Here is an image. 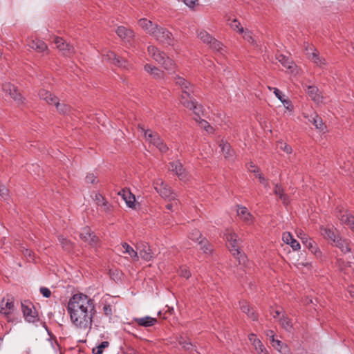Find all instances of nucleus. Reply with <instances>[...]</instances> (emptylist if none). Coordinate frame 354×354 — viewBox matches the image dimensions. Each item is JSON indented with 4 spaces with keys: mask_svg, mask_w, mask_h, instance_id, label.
I'll use <instances>...</instances> for the list:
<instances>
[{
    "mask_svg": "<svg viewBox=\"0 0 354 354\" xmlns=\"http://www.w3.org/2000/svg\"><path fill=\"white\" fill-rule=\"evenodd\" d=\"M67 311L76 328L83 330L91 328L93 317L96 313L93 299L82 293L75 294L69 299Z\"/></svg>",
    "mask_w": 354,
    "mask_h": 354,
    "instance_id": "1",
    "label": "nucleus"
},
{
    "mask_svg": "<svg viewBox=\"0 0 354 354\" xmlns=\"http://www.w3.org/2000/svg\"><path fill=\"white\" fill-rule=\"evenodd\" d=\"M147 51L149 56H151L158 64H161L165 70L168 71H174L176 64L164 52L160 51L154 46H148Z\"/></svg>",
    "mask_w": 354,
    "mask_h": 354,
    "instance_id": "2",
    "label": "nucleus"
},
{
    "mask_svg": "<svg viewBox=\"0 0 354 354\" xmlns=\"http://www.w3.org/2000/svg\"><path fill=\"white\" fill-rule=\"evenodd\" d=\"M225 239L228 243V248L232 255L237 259L239 264H243L245 262L246 257L241 252L239 248V243L241 240L238 238L234 232H227L225 234Z\"/></svg>",
    "mask_w": 354,
    "mask_h": 354,
    "instance_id": "3",
    "label": "nucleus"
},
{
    "mask_svg": "<svg viewBox=\"0 0 354 354\" xmlns=\"http://www.w3.org/2000/svg\"><path fill=\"white\" fill-rule=\"evenodd\" d=\"M198 38L205 44L209 45V48L218 52L221 51L223 49V44L221 42L216 39L207 31L202 30L197 32Z\"/></svg>",
    "mask_w": 354,
    "mask_h": 354,
    "instance_id": "4",
    "label": "nucleus"
},
{
    "mask_svg": "<svg viewBox=\"0 0 354 354\" xmlns=\"http://www.w3.org/2000/svg\"><path fill=\"white\" fill-rule=\"evenodd\" d=\"M152 35L162 44L174 45L172 34L165 28L158 26Z\"/></svg>",
    "mask_w": 354,
    "mask_h": 354,
    "instance_id": "5",
    "label": "nucleus"
},
{
    "mask_svg": "<svg viewBox=\"0 0 354 354\" xmlns=\"http://www.w3.org/2000/svg\"><path fill=\"white\" fill-rule=\"evenodd\" d=\"M103 59L120 68L127 69L130 66L127 59L122 56L117 55L112 51H109L106 55H104Z\"/></svg>",
    "mask_w": 354,
    "mask_h": 354,
    "instance_id": "6",
    "label": "nucleus"
},
{
    "mask_svg": "<svg viewBox=\"0 0 354 354\" xmlns=\"http://www.w3.org/2000/svg\"><path fill=\"white\" fill-rule=\"evenodd\" d=\"M191 93L188 91H184L180 97V103L186 108L193 110L196 115H199V112L201 110V106H198L196 102L191 96Z\"/></svg>",
    "mask_w": 354,
    "mask_h": 354,
    "instance_id": "7",
    "label": "nucleus"
},
{
    "mask_svg": "<svg viewBox=\"0 0 354 354\" xmlns=\"http://www.w3.org/2000/svg\"><path fill=\"white\" fill-rule=\"evenodd\" d=\"M80 237L83 241L92 247L96 246L99 241V238L88 226L82 230V232L80 234Z\"/></svg>",
    "mask_w": 354,
    "mask_h": 354,
    "instance_id": "8",
    "label": "nucleus"
},
{
    "mask_svg": "<svg viewBox=\"0 0 354 354\" xmlns=\"http://www.w3.org/2000/svg\"><path fill=\"white\" fill-rule=\"evenodd\" d=\"M3 91L8 94L15 101L18 103H23L24 98L21 94L18 92L17 88L10 82L2 84Z\"/></svg>",
    "mask_w": 354,
    "mask_h": 354,
    "instance_id": "9",
    "label": "nucleus"
},
{
    "mask_svg": "<svg viewBox=\"0 0 354 354\" xmlns=\"http://www.w3.org/2000/svg\"><path fill=\"white\" fill-rule=\"evenodd\" d=\"M337 216L342 224L347 225L354 232V216L346 209H339Z\"/></svg>",
    "mask_w": 354,
    "mask_h": 354,
    "instance_id": "10",
    "label": "nucleus"
},
{
    "mask_svg": "<svg viewBox=\"0 0 354 354\" xmlns=\"http://www.w3.org/2000/svg\"><path fill=\"white\" fill-rule=\"evenodd\" d=\"M147 140L156 146L162 153H166L169 150V147L157 133L150 132Z\"/></svg>",
    "mask_w": 354,
    "mask_h": 354,
    "instance_id": "11",
    "label": "nucleus"
},
{
    "mask_svg": "<svg viewBox=\"0 0 354 354\" xmlns=\"http://www.w3.org/2000/svg\"><path fill=\"white\" fill-rule=\"evenodd\" d=\"M93 199L96 205L100 207L102 211L108 214L113 211V206L101 194L95 193Z\"/></svg>",
    "mask_w": 354,
    "mask_h": 354,
    "instance_id": "12",
    "label": "nucleus"
},
{
    "mask_svg": "<svg viewBox=\"0 0 354 354\" xmlns=\"http://www.w3.org/2000/svg\"><path fill=\"white\" fill-rule=\"evenodd\" d=\"M155 189L162 198H167L169 201L175 200L176 198V195L173 192L171 187L165 185L163 182L161 183L159 187H156Z\"/></svg>",
    "mask_w": 354,
    "mask_h": 354,
    "instance_id": "13",
    "label": "nucleus"
},
{
    "mask_svg": "<svg viewBox=\"0 0 354 354\" xmlns=\"http://www.w3.org/2000/svg\"><path fill=\"white\" fill-rule=\"evenodd\" d=\"M55 43L57 45V48L60 51H62L63 54L66 56H69L75 52L73 46L66 43L61 37H56L55 39Z\"/></svg>",
    "mask_w": 354,
    "mask_h": 354,
    "instance_id": "14",
    "label": "nucleus"
},
{
    "mask_svg": "<svg viewBox=\"0 0 354 354\" xmlns=\"http://www.w3.org/2000/svg\"><path fill=\"white\" fill-rule=\"evenodd\" d=\"M21 310L27 322L34 323L38 319L35 310H33L30 306L26 305L25 303L21 302Z\"/></svg>",
    "mask_w": 354,
    "mask_h": 354,
    "instance_id": "15",
    "label": "nucleus"
},
{
    "mask_svg": "<svg viewBox=\"0 0 354 354\" xmlns=\"http://www.w3.org/2000/svg\"><path fill=\"white\" fill-rule=\"evenodd\" d=\"M28 46L38 53L44 52L48 49L46 43L37 38L28 39Z\"/></svg>",
    "mask_w": 354,
    "mask_h": 354,
    "instance_id": "16",
    "label": "nucleus"
},
{
    "mask_svg": "<svg viewBox=\"0 0 354 354\" xmlns=\"http://www.w3.org/2000/svg\"><path fill=\"white\" fill-rule=\"evenodd\" d=\"M321 234L324 236V239L330 241L335 243L337 239L339 238L337 234V232L336 230H333V228L328 227H320Z\"/></svg>",
    "mask_w": 354,
    "mask_h": 354,
    "instance_id": "17",
    "label": "nucleus"
},
{
    "mask_svg": "<svg viewBox=\"0 0 354 354\" xmlns=\"http://www.w3.org/2000/svg\"><path fill=\"white\" fill-rule=\"evenodd\" d=\"M118 194L122 196L129 207L136 209V198L129 190L122 189Z\"/></svg>",
    "mask_w": 354,
    "mask_h": 354,
    "instance_id": "18",
    "label": "nucleus"
},
{
    "mask_svg": "<svg viewBox=\"0 0 354 354\" xmlns=\"http://www.w3.org/2000/svg\"><path fill=\"white\" fill-rule=\"evenodd\" d=\"M306 118L308 119L309 122L312 123L316 127V129L320 131H324L326 128L322 118L316 113L308 115Z\"/></svg>",
    "mask_w": 354,
    "mask_h": 354,
    "instance_id": "19",
    "label": "nucleus"
},
{
    "mask_svg": "<svg viewBox=\"0 0 354 354\" xmlns=\"http://www.w3.org/2000/svg\"><path fill=\"white\" fill-rule=\"evenodd\" d=\"M38 95L40 99L45 100L49 104H58V97L53 95L48 91L41 89L39 90Z\"/></svg>",
    "mask_w": 354,
    "mask_h": 354,
    "instance_id": "20",
    "label": "nucleus"
},
{
    "mask_svg": "<svg viewBox=\"0 0 354 354\" xmlns=\"http://www.w3.org/2000/svg\"><path fill=\"white\" fill-rule=\"evenodd\" d=\"M144 69L145 71L151 74L156 80H160L164 78V72L158 68L152 66L151 64H146L144 66Z\"/></svg>",
    "mask_w": 354,
    "mask_h": 354,
    "instance_id": "21",
    "label": "nucleus"
},
{
    "mask_svg": "<svg viewBox=\"0 0 354 354\" xmlns=\"http://www.w3.org/2000/svg\"><path fill=\"white\" fill-rule=\"evenodd\" d=\"M282 240L286 244L290 245L293 250H298L300 249L299 243L293 238L292 235L290 232H286L283 233Z\"/></svg>",
    "mask_w": 354,
    "mask_h": 354,
    "instance_id": "22",
    "label": "nucleus"
},
{
    "mask_svg": "<svg viewBox=\"0 0 354 354\" xmlns=\"http://www.w3.org/2000/svg\"><path fill=\"white\" fill-rule=\"evenodd\" d=\"M138 24L140 27H142L150 35H153V32L158 27V25L156 24H153L152 21L147 20V19H140L138 21Z\"/></svg>",
    "mask_w": 354,
    "mask_h": 354,
    "instance_id": "23",
    "label": "nucleus"
},
{
    "mask_svg": "<svg viewBox=\"0 0 354 354\" xmlns=\"http://www.w3.org/2000/svg\"><path fill=\"white\" fill-rule=\"evenodd\" d=\"M134 321L138 325L142 327H150L155 325L158 320L156 318H153L149 316H146L140 318H135Z\"/></svg>",
    "mask_w": 354,
    "mask_h": 354,
    "instance_id": "24",
    "label": "nucleus"
},
{
    "mask_svg": "<svg viewBox=\"0 0 354 354\" xmlns=\"http://www.w3.org/2000/svg\"><path fill=\"white\" fill-rule=\"evenodd\" d=\"M302 242L306 248H307L312 253L316 256L321 254V251L317 246L316 243L310 238H301Z\"/></svg>",
    "mask_w": 354,
    "mask_h": 354,
    "instance_id": "25",
    "label": "nucleus"
},
{
    "mask_svg": "<svg viewBox=\"0 0 354 354\" xmlns=\"http://www.w3.org/2000/svg\"><path fill=\"white\" fill-rule=\"evenodd\" d=\"M306 92L308 96L311 98L312 100L317 103H319L322 102V97L321 96V93L319 91V89L315 86H308L306 89Z\"/></svg>",
    "mask_w": 354,
    "mask_h": 354,
    "instance_id": "26",
    "label": "nucleus"
},
{
    "mask_svg": "<svg viewBox=\"0 0 354 354\" xmlns=\"http://www.w3.org/2000/svg\"><path fill=\"white\" fill-rule=\"evenodd\" d=\"M139 254L140 257L145 261H151L153 258V253L149 245L147 243H142Z\"/></svg>",
    "mask_w": 354,
    "mask_h": 354,
    "instance_id": "27",
    "label": "nucleus"
},
{
    "mask_svg": "<svg viewBox=\"0 0 354 354\" xmlns=\"http://www.w3.org/2000/svg\"><path fill=\"white\" fill-rule=\"evenodd\" d=\"M117 35L123 39L129 41L133 37V32L131 29H128L124 26H119L116 29Z\"/></svg>",
    "mask_w": 354,
    "mask_h": 354,
    "instance_id": "28",
    "label": "nucleus"
},
{
    "mask_svg": "<svg viewBox=\"0 0 354 354\" xmlns=\"http://www.w3.org/2000/svg\"><path fill=\"white\" fill-rule=\"evenodd\" d=\"M169 169L175 172L176 174L180 178H183L185 176L184 174V168L183 165L179 161H174L169 163Z\"/></svg>",
    "mask_w": 354,
    "mask_h": 354,
    "instance_id": "29",
    "label": "nucleus"
},
{
    "mask_svg": "<svg viewBox=\"0 0 354 354\" xmlns=\"http://www.w3.org/2000/svg\"><path fill=\"white\" fill-rule=\"evenodd\" d=\"M237 207L238 216L246 223H250L252 221V216L248 212L247 208L241 205H237Z\"/></svg>",
    "mask_w": 354,
    "mask_h": 354,
    "instance_id": "30",
    "label": "nucleus"
},
{
    "mask_svg": "<svg viewBox=\"0 0 354 354\" xmlns=\"http://www.w3.org/2000/svg\"><path fill=\"white\" fill-rule=\"evenodd\" d=\"M174 80L176 82V84L181 88L183 92L184 91H188L189 92H192V86L185 78L180 77L178 75H176L174 77Z\"/></svg>",
    "mask_w": 354,
    "mask_h": 354,
    "instance_id": "31",
    "label": "nucleus"
},
{
    "mask_svg": "<svg viewBox=\"0 0 354 354\" xmlns=\"http://www.w3.org/2000/svg\"><path fill=\"white\" fill-rule=\"evenodd\" d=\"M239 307L243 313L247 314L249 318L252 320H257L258 315L255 312H252V314H250V308L246 301H239Z\"/></svg>",
    "mask_w": 354,
    "mask_h": 354,
    "instance_id": "32",
    "label": "nucleus"
},
{
    "mask_svg": "<svg viewBox=\"0 0 354 354\" xmlns=\"http://www.w3.org/2000/svg\"><path fill=\"white\" fill-rule=\"evenodd\" d=\"M178 343L185 350L189 351V353L196 351V346H194L189 340L185 339L183 337H180L178 339Z\"/></svg>",
    "mask_w": 354,
    "mask_h": 354,
    "instance_id": "33",
    "label": "nucleus"
},
{
    "mask_svg": "<svg viewBox=\"0 0 354 354\" xmlns=\"http://www.w3.org/2000/svg\"><path fill=\"white\" fill-rule=\"evenodd\" d=\"M15 308L14 301L10 299H8L5 306H1L0 313L5 315L6 317H8L10 315Z\"/></svg>",
    "mask_w": 354,
    "mask_h": 354,
    "instance_id": "34",
    "label": "nucleus"
},
{
    "mask_svg": "<svg viewBox=\"0 0 354 354\" xmlns=\"http://www.w3.org/2000/svg\"><path fill=\"white\" fill-rule=\"evenodd\" d=\"M271 342L272 343V346L277 349L280 353L283 354H287L288 353L289 351L287 345L280 340L273 339Z\"/></svg>",
    "mask_w": 354,
    "mask_h": 354,
    "instance_id": "35",
    "label": "nucleus"
},
{
    "mask_svg": "<svg viewBox=\"0 0 354 354\" xmlns=\"http://www.w3.org/2000/svg\"><path fill=\"white\" fill-rule=\"evenodd\" d=\"M58 241L65 251L70 252L73 250V243L70 240L64 237L62 235L58 236Z\"/></svg>",
    "mask_w": 354,
    "mask_h": 354,
    "instance_id": "36",
    "label": "nucleus"
},
{
    "mask_svg": "<svg viewBox=\"0 0 354 354\" xmlns=\"http://www.w3.org/2000/svg\"><path fill=\"white\" fill-rule=\"evenodd\" d=\"M219 147H221V151L225 158H230L233 156L234 151L231 149L230 144L227 142H223L222 140L221 143L219 145Z\"/></svg>",
    "mask_w": 354,
    "mask_h": 354,
    "instance_id": "37",
    "label": "nucleus"
},
{
    "mask_svg": "<svg viewBox=\"0 0 354 354\" xmlns=\"http://www.w3.org/2000/svg\"><path fill=\"white\" fill-rule=\"evenodd\" d=\"M336 247L339 248L342 252L346 253L351 251L348 243L346 240L342 239L340 237L335 242Z\"/></svg>",
    "mask_w": 354,
    "mask_h": 354,
    "instance_id": "38",
    "label": "nucleus"
},
{
    "mask_svg": "<svg viewBox=\"0 0 354 354\" xmlns=\"http://www.w3.org/2000/svg\"><path fill=\"white\" fill-rule=\"evenodd\" d=\"M308 58L311 59V60L317 65L321 66L322 64H325L324 59L319 57V53L317 49H314V51L311 53Z\"/></svg>",
    "mask_w": 354,
    "mask_h": 354,
    "instance_id": "39",
    "label": "nucleus"
},
{
    "mask_svg": "<svg viewBox=\"0 0 354 354\" xmlns=\"http://www.w3.org/2000/svg\"><path fill=\"white\" fill-rule=\"evenodd\" d=\"M276 59L278 60L279 62H280L285 68H291L292 64V62L290 59L289 57L282 55L279 54L276 55Z\"/></svg>",
    "mask_w": 354,
    "mask_h": 354,
    "instance_id": "40",
    "label": "nucleus"
},
{
    "mask_svg": "<svg viewBox=\"0 0 354 354\" xmlns=\"http://www.w3.org/2000/svg\"><path fill=\"white\" fill-rule=\"evenodd\" d=\"M198 244L201 245V250H202L204 253L209 254L212 251L211 244L205 238H203L199 241Z\"/></svg>",
    "mask_w": 354,
    "mask_h": 354,
    "instance_id": "41",
    "label": "nucleus"
},
{
    "mask_svg": "<svg viewBox=\"0 0 354 354\" xmlns=\"http://www.w3.org/2000/svg\"><path fill=\"white\" fill-rule=\"evenodd\" d=\"M279 322L281 326L286 330H290L292 327L290 319H289L286 314H283Z\"/></svg>",
    "mask_w": 354,
    "mask_h": 354,
    "instance_id": "42",
    "label": "nucleus"
},
{
    "mask_svg": "<svg viewBox=\"0 0 354 354\" xmlns=\"http://www.w3.org/2000/svg\"><path fill=\"white\" fill-rule=\"evenodd\" d=\"M194 120L199 123V125L201 128H203L207 132H212L213 130L212 127L210 126L208 122L205 120L201 119L200 115H196Z\"/></svg>",
    "mask_w": 354,
    "mask_h": 354,
    "instance_id": "43",
    "label": "nucleus"
},
{
    "mask_svg": "<svg viewBox=\"0 0 354 354\" xmlns=\"http://www.w3.org/2000/svg\"><path fill=\"white\" fill-rule=\"evenodd\" d=\"M253 346L254 347L258 354H268L267 350L266 349L260 339L254 340Z\"/></svg>",
    "mask_w": 354,
    "mask_h": 354,
    "instance_id": "44",
    "label": "nucleus"
},
{
    "mask_svg": "<svg viewBox=\"0 0 354 354\" xmlns=\"http://www.w3.org/2000/svg\"><path fill=\"white\" fill-rule=\"evenodd\" d=\"M122 248L125 250V252L128 253L131 257L133 258L135 260L138 259L137 252H136L129 244L124 243L122 244Z\"/></svg>",
    "mask_w": 354,
    "mask_h": 354,
    "instance_id": "45",
    "label": "nucleus"
},
{
    "mask_svg": "<svg viewBox=\"0 0 354 354\" xmlns=\"http://www.w3.org/2000/svg\"><path fill=\"white\" fill-rule=\"evenodd\" d=\"M109 345V342L104 341L102 342L100 345L93 348L92 352L93 354H102L103 351L105 348L108 347Z\"/></svg>",
    "mask_w": 354,
    "mask_h": 354,
    "instance_id": "46",
    "label": "nucleus"
},
{
    "mask_svg": "<svg viewBox=\"0 0 354 354\" xmlns=\"http://www.w3.org/2000/svg\"><path fill=\"white\" fill-rule=\"evenodd\" d=\"M57 111L62 114H66L70 111V106L65 104H60L58 102V104H55Z\"/></svg>",
    "mask_w": 354,
    "mask_h": 354,
    "instance_id": "47",
    "label": "nucleus"
},
{
    "mask_svg": "<svg viewBox=\"0 0 354 354\" xmlns=\"http://www.w3.org/2000/svg\"><path fill=\"white\" fill-rule=\"evenodd\" d=\"M230 25L234 30H236L240 33H242L243 32V28L241 26V24L236 19L232 20Z\"/></svg>",
    "mask_w": 354,
    "mask_h": 354,
    "instance_id": "48",
    "label": "nucleus"
},
{
    "mask_svg": "<svg viewBox=\"0 0 354 354\" xmlns=\"http://www.w3.org/2000/svg\"><path fill=\"white\" fill-rule=\"evenodd\" d=\"M201 232L197 229H194L189 233V237L193 241H198L201 238Z\"/></svg>",
    "mask_w": 354,
    "mask_h": 354,
    "instance_id": "49",
    "label": "nucleus"
},
{
    "mask_svg": "<svg viewBox=\"0 0 354 354\" xmlns=\"http://www.w3.org/2000/svg\"><path fill=\"white\" fill-rule=\"evenodd\" d=\"M102 310L104 315H106V317H109V318L111 319L113 315L112 306L109 304H106L103 306Z\"/></svg>",
    "mask_w": 354,
    "mask_h": 354,
    "instance_id": "50",
    "label": "nucleus"
},
{
    "mask_svg": "<svg viewBox=\"0 0 354 354\" xmlns=\"http://www.w3.org/2000/svg\"><path fill=\"white\" fill-rule=\"evenodd\" d=\"M179 274L186 279H189L191 276L189 270L186 266H182L179 270Z\"/></svg>",
    "mask_w": 354,
    "mask_h": 354,
    "instance_id": "51",
    "label": "nucleus"
},
{
    "mask_svg": "<svg viewBox=\"0 0 354 354\" xmlns=\"http://www.w3.org/2000/svg\"><path fill=\"white\" fill-rule=\"evenodd\" d=\"M274 89V93L275 95V96L283 103V104H288L289 103V101L287 100H285L283 98V96L281 93V92L280 91L279 89L277 88H273Z\"/></svg>",
    "mask_w": 354,
    "mask_h": 354,
    "instance_id": "52",
    "label": "nucleus"
},
{
    "mask_svg": "<svg viewBox=\"0 0 354 354\" xmlns=\"http://www.w3.org/2000/svg\"><path fill=\"white\" fill-rule=\"evenodd\" d=\"M279 148L283 150V151L286 152L287 153H292V147L287 145L285 142H280L279 143Z\"/></svg>",
    "mask_w": 354,
    "mask_h": 354,
    "instance_id": "53",
    "label": "nucleus"
},
{
    "mask_svg": "<svg viewBox=\"0 0 354 354\" xmlns=\"http://www.w3.org/2000/svg\"><path fill=\"white\" fill-rule=\"evenodd\" d=\"M0 196L5 200L8 196V189L3 185H0Z\"/></svg>",
    "mask_w": 354,
    "mask_h": 354,
    "instance_id": "54",
    "label": "nucleus"
},
{
    "mask_svg": "<svg viewBox=\"0 0 354 354\" xmlns=\"http://www.w3.org/2000/svg\"><path fill=\"white\" fill-rule=\"evenodd\" d=\"M274 194L279 196H281V194H283L284 193V191L280 185H279L278 183H276L274 185Z\"/></svg>",
    "mask_w": 354,
    "mask_h": 354,
    "instance_id": "55",
    "label": "nucleus"
},
{
    "mask_svg": "<svg viewBox=\"0 0 354 354\" xmlns=\"http://www.w3.org/2000/svg\"><path fill=\"white\" fill-rule=\"evenodd\" d=\"M40 292L42 294V295L46 297V298H48L50 297L51 295V292L50 290L48 288H46V287H41L40 288Z\"/></svg>",
    "mask_w": 354,
    "mask_h": 354,
    "instance_id": "56",
    "label": "nucleus"
},
{
    "mask_svg": "<svg viewBox=\"0 0 354 354\" xmlns=\"http://www.w3.org/2000/svg\"><path fill=\"white\" fill-rule=\"evenodd\" d=\"M305 47V51L308 57L310 55L311 53L314 51V47L313 46H310L308 43H304V44Z\"/></svg>",
    "mask_w": 354,
    "mask_h": 354,
    "instance_id": "57",
    "label": "nucleus"
},
{
    "mask_svg": "<svg viewBox=\"0 0 354 354\" xmlns=\"http://www.w3.org/2000/svg\"><path fill=\"white\" fill-rule=\"evenodd\" d=\"M86 182L87 183H95V180H96V176L93 174H88L86 176Z\"/></svg>",
    "mask_w": 354,
    "mask_h": 354,
    "instance_id": "58",
    "label": "nucleus"
},
{
    "mask_svg": "<svg viewBox=\"0 0 354 354\" xmlns=\"http://www.w3.org/2000/svg\"><path fill=\"white\" fill-rule=\"evenodd\" d=\"M138 128L144 133L145 138L147 139L149 133L151 132L149 129H145V127L142 124H138Z\"/></svg>",
    "mask_w": 354,
    "mask_h": 354,
    "instance_id": "59",
    "label": "nucleus"
},
{
    "mask_svg": "<svg viewBox=\"0 0 354 354\" xmlns=\"http://www.w3.org/2000/svg\"><path fill=\"white\" fill-rule=\"evenodd\" d=\"M270 313L274 318L278 317L281 314V310L279 309L274 310L272 307L270 309Z\"/></svg>",
    "mask_w": 354,
    "mask_h": 354,
    "instance_id": "60",
    "label": "nucleus"
},
{
    "mask_svg": "<svg viewBox=\"0 0 354 354\" xmlns=\"http://www.w3.org/2000/svg\"><path fill=\"white\" fill-rule=\"evenodd\" d=\"M257 177L259 179L260 183H262L266 188L269 187L268 181L262 174H258Z\"/></svg>",
    "mask_w": 354,
    "mask_h": 354,
    "instance_id": "61",
    "label": "nucleus"
},
{
    "mask_svg": "<svg viewBox=\"0 0 354 354\" xmlns=\"http://www.w3.org/2000/svg\"><path fill=\"white\" fill-rule=\"evenodd\" d=\"M279 199L283 202V204L287 205L289 203V198L287 194H283L279 196Z\"/></svg>",
    "mask_w": 354,
    "mask_h": 354,
    "instance_id": "62",
    "label": "nucleus"
},
{
    "mask_svg": "<svg viewBox=\"0 0 354 354\" xmlns=\"http://www.w3.org/2000/svg\"><path fill=\"white\" fill-rule=\"evenodd\" d=\"M250 167L249 168V170L251 171V172H253V173H258L259 171V169L258 167H257L252 162H250Z\"/></svg>",
    "mask_w": 354,
    "mask_h": 354,
    "instance_id": "63",
    "label": "nucleus"
},
{
    "mask_svg": "<svg viewBox=\"0 0 354 354\" xmlns=\"http://www.w3.org/2000/svg\"><path fill=\"white\" fill-rule=\"evenodd\" d=\"M248 339H249L250 342L252 343V345H254V340H259L258 338H257L256 335L254 334V333H250L248 335Z\"/></svg>",
    "mask_w": 354,
    "mask_h": 354,
    "instance_id": "64",
    "label": "nucleus"
}]
</instances>
